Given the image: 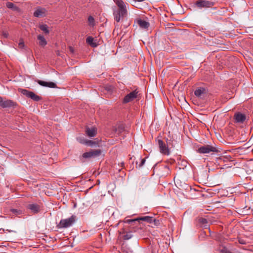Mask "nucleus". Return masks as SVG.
I'll return each instance as SVG.
<instances>
[{
    "label": "nucleus",
    "mask_w": 253,
    "mask_h": 253,
    "mask_svg": "<svg viewBox=\"0 0 253 253\" xmlns=\"http://www.w3.org/2000/svg\"><path fill=\"white\" fill-rule=\"evenodd\" d=\"M118 8H113V15L115 20L119 22L127 15L126 4L122 0H114Z\"/></svg>",
    "instance_id": "obj_1"
},
{
    "label": "nucleus",
    "mask_w": 253,
    "mask_h": 253,
    "mask_svg": "<svg viewBox=\"0 0 253 253\" xmlns=\"http://www.w3.org/2000/svg\"><path fill=\"white\" fill-rule=\"evenodd\" d=\"M76 220V216L72 215L70 217L62 219L57 225L58 228H67L73 225Z\"/></svg>",
    "instance_id": "obj_2"
},
{
    "label": "nucleus",
    "mask_w": 253,
    "mask_h": 253,
    "mask_svg": "<svg viewBox=\"0 0 253 253\" xmlns=\"http://www.w3.org/2000/svg\"><path fill=\"white\" fill-rule=\"evenodd\" d=\"M102 153V151L100 149H92L88 152L84 153L82 157L80 158L81 160L84 162L83 159H91L99 157Z\"/></svg>",
    "instance_id": "obj_3"
},
{
    "label": "nucleus",
    "mask_w": 253,
    "mask_h": 253,
    "mask_svg": "<svg viewBox=\"0 0 253 253\" xmlns=\"http://www.w3.org/2000/svg\"><path fill=\"white\" fill-rule=\"evenodd\" d=\"M217 150L216 148L211 145H206L203 146L198 149V152L201 154H207L210 152H216Z\"/></svg>",
    "instance_id": "obj_4"
},
{
    "label": "nucleus",
    "mask_w": 253,
    "mask_h": 253,
    "mask_svg": "<svg viewBox=\"0 0 253 253\" xmlns=\"http://www.w3.org/2000/svg\"><path fill=\"white\" fill-rule=\"evenodd\" d=\"M138 95V91L136 90H133L125 96L123 99V103H127L131 102L137 98Z\"/></svg>",
    "instance_id": "obj_5"
},
{
    "label": "nucleus",
    "mask_w": 253,
    "mask_h": 253,
    "mask_svg": "<svg viewBox=\"0 0 253 253\" xmlns=\"http://www.w3.org/2000/svg\"><path fill=\"white\" fill-rule=\"evenodd\" d=\"M157 141L160 152L164 155H169L170 154L169 149L163 141L161 139H158Z\"/></svg>",
    "instance_id": "obj_6"
},
{
    "label": "nucleus",
    "mask_w": 253,
    "mask_h": 253,
    "mask_svg": "<svg viewBox=\"0 0 253 253\" xmlns=\"http://www.w3.org/2000/svg\"><path fill=\"white\" fill-rule=\"evenodd\" d=\"M22 93L27 97L30 98L36 101H38L41 99V97L39 96L36 95L33 92L30 91L26 89L23 90Z\"/></svg>",
    "instance_id": "obj_7"
},
{
    "label": "nucleus",
    "mask_w": 253,
    "mask_h": 253,
    "mask_svg": "<svg viewBox=\"0 0 253 253\" xmlns=\"http://www.w3.org/2000/svg\"><path fill=\"white\" fill-rule=\"evenodd\" d=\"M97 132V129L95 127H86L85 133L89 137H93L96 136Z\"/></svg>",
    "instance_id": "obj_8"
},
{
    "label": "nucleus",
    "mask_w": 253,
    "mask_h": 253,
    "mask_svg": "<svg viewBox=\"0 0 253 253\" xmlns=\"http://www.w3.org/2000/svg\"><path fill=\"white\" fill-rule=\"evenodd\" d=\"M196 5L200 8L211 7L213 5V3L211 1L206 0H198L196 2Z\"/></svg>",
    "instance_id": "obj_9"
},
{
    "label": "nucleus",
    "mask_w": 253,
    "mask_h": 253,
    "mask_svg": "<svg viewBox=\"0 0 253 253\" xmlns=\"http://www.w3.org/2000/svg\"><path fill=\"white\" fill-rule=\"evenodd\" d=\"M46 10L44 8H38L34 13V16L36 17H42L46 15Z\"/></svg>",
    "instance_id": "obj_10"
},
{
    "label": "nucleus",
    "mask_w": 253,
    "mask_h": 253,
    "mask_svg": "<svg viewBox=\"0 0 253 253\" xmlns=\"http://www.w3.org/2000/svg\"><path fill=\"white\" fill-rule=\"evenodd\" d=\"M234 117L236 123H243L246 120V116L241 113H236Z\"/></svg>",
    "instance_id": "obj_11"
},
{
    "label": "nucleus",
    "mask_w": 253,
    "mask_h": 253,
    "mask_svg": "<svg viewBox=\"0 0 253 253\" xmlns=\"http://www.w3.org/2000/svg\"><path fill=\"white\" fill-rule=\"evenodd\" d=\"M38 83L43 86L49 87L50 88H55L56 87V84L53 82H47L43 81L38 80Z\"/></svg>",
    "instance_id": "obj_12"
},
{
    "label": "nucleus",
    "mask_w": 253,
    "mask_h": 253,
    "mask_svg": "<svg viewBox=\"0 0 253 253\" xmlns=\"http://www.w3.org/2000/svg\"><path fill=\"white\" fill-rule=\"evenodd\" d=\"M37 39L39 41V44L40 46L44 47L47 44V41L42 35H39L37 36Z\"/></svg>",
    "instance_id": "obj_13"
},
{
    "label": "nucleus",
    "mask_w": 253,
    "mask_h": 253,
    "mask_svg": "<svg viewBox=\"0 0 253 253\" xmlns=\"http://www.w3.org/2000/svg\"><path fill=\"white\" fill-rule=\"evenodd\" d=\"M28 208L35 213H37L40 211L39 206L35 204H29L28 206Z\"/></svg>",
    "instance_id": "obj_14"
},
{
    "label": "nucleus",
    "mask_w": 253,
    "mask_h": 253,
    "mask_svg": "<svg viewBox=\"0 0 253 253\" xmlns=\"http://www.w3.org/2000/svg\"><path fill=\"white\" fill-rule=\"evenodd\" d=\"M86 42L92 47H96L97 46L96 40H94L92 37H88L86 38Z\"/></svg>",
    "instance_id": "obj_15"
},
{
    "label": "nucleus",
    "mask_w": 253,
    "mask_h": 253,
    "mask_svg": "<svg viewBox=\"0 0 253 253\" xmlns=\"http://www.w3.org/2000/svg\"><path fill=\"white\" fill-rule=\"evenodd\" d=\"M13 105L14 102L11 100H3L1 106L3 108H6Z\"/></svg>",
    "instance_id": "obj_16"
},
{
    "label": "nucleus",
    "mask_w": 253,
    "mask_h": 253,
    "mask_svg": "<svg viewBox=\"0 0 253 253\" xmlns=\"http://www.w3.org/2000/svg\"><path fill=\"white\" fill-rule=\"evenodd\" d=\"M137 22L139 26L143 29H147L149 26V23L145 20H139Z\"/></svg>",
    "instance_id": "obj_17"
},
{
    "label": "nucleus",
    "mask_w": 253,
    "mask_h": 253,
    "mask_svg": "<svg viewBox=\"0 0 253 253\" xmlns=\"http://www.w3.org/2000/svg\"><path fill=\"white\" fill-rule=\"evenodd\" d=\"M205 91L204 88L200 87L195 90L194 94L196 96L200 97L202 94L205 93Z\"/></svg>",
    "instance_id": "obj_18"
},
{
    "label": "nucleus",
    "mask_w": 253,
    "mask_h": 253,
    "mask_svg": "<svg viewBox=\"0 0 253 253\" xmlns=\"http://www.w3.org/2000/svg\"><path fill=\"white\" fill-rule=\"evenodd\" d=\"M40 29L44 32L45 34H48L49 31L48 30V27L46 24H42L39 26Z\"/></svg>",
    "instance_id": "obj_19"
},
{
    "label": "nucleus",
    "mask_w": 253,
    "mask_h": 253,
    "mask_svg": "<svg viewBox=\"0 0 253 253\" xmlns=\"http://www.w3.org/2000/svg\"><path fill=\"white\" fill-rule=\"evenodd\" d=\"M139 219L146 221L148 223H151L153 221V218L150 216H143L139 218Z\"/></svg>",
    "instance_id": "obj_20"
},
{
    "label": "nucleus",
    "mask_w": 253,
    "mask_h": 253,
    "mask_svg": "<svg viewBox=\"0 0 253 253\" xmlns=\"http://www.w3.org/2000/svg\"><path fill=\"white\" fill-rule=\"evenodd\" d=\"M6 5L8 8L12 9L13 10H17L18 9L17 7H16L13 3L10 2H7Z\"/></svg>",
    "instance_id": "obj_21"
},
{
    "label": "nucleus",
    "mask_w": 253,
    "mask_h": 253,
    "mask_svg": "<svg viewBox=\"0 0 253 253\" xmlns=\"http://www.w3.org/2000/svg\"><path fill=\"white\" fill-rule=\"evenodd\" d=\"M78 141L81 144H85L86 143L87 139L84 137H78L77 138Z\"/></svg>",
    "instance_id": "obj_22"
},
{
    "label": "nucleus",
    "mask_w": 253,
    "mask_h": 253,
    "mask_svg": "<svg viewBox=\"0 0 253 253\" xmlns=\"http://www.w3.org/2000/svg\"><path fill=\"white\" fill-rule=\"evenodd\" d=\"M88 22L89 23V24L91 26H93L95 24V21H94V18L91 16H89L88 18Z\"/></svg>",
    "instance_id": "obj_23"
},
{
    "label": "nucleus",
    "mask_w": 253,
    "mask_h": 253,
    "mask_svg": "<svg viewBox=\"0 0 253 253\" xmlns=\"http://www.w3.org/2000/svg\"><path fill=\"white\" fill-rule=\"evenodd\" d=\"M132 235L130 232L126 233L123 236L124 240H128L132 237Z\"/></svg>",
    "instance_id": "obj_24"
},
{
    "label": "nucleus",
    "mask_w": 253,
    "mask_h": 253,
    "mask_svg": "<svg viewBox=\"0 0 253 253\" xmlns=\"http://www.w3.org/2000/svg\"><path fill=\"white\" fill-rule=\"evenodd\" d=\"M18 47L21 49L24 48L25 47V44H24L23 40L22 39H20V40H19V42L18 43Z\"/></svg>",
    "instance_id": "obj_25"
},
{
    "label": "nucleus",
    "mask_w": 253,
    "mask_h": 253,
    "mask_svg": "<svg viewBox=\"0 0 253 253\" xmlns=\"http://www.w3.org/2000/svg\"><path fill=\"white\" fill-rule=\"evenodd\" d=\"M95 144V142L92 140H87L86 141V145L89 146H92Z\"/></svg>",
    "instance_id": "obj_26"
},
{
    "label": "nucleus",
    "mask_w": 253,
    "mask_h": 253,
    "mask_svg": "<svg viewBox=\"0 0 253 253\" xmlns=\"http://www.w3.org/2000/svg\"><path fill=\"white\" fill-rule=\"evenodd\" d=\"M238 240L239 243L241 244L245 245L247 243L246 241L242 238H238Z\"/></svg>",
    "instance_id": "obj_27"
},
{
    "label": "nucleus",
    "mask_w": 253,
    "mask_h": 253,
    "mask_svg": "<svg viewBox=\"0 0 253 253\" xmlns=\"http://www.w3.org/2000/svg\"><path fill=\"white\" fill-rule=\"evenodd\" d=\"M221 253H232V252L224 248L221 250Z\"/></svg>",
    "instance_id": "obj_28"
},
{
    "label": "nucleus",
    "mask_w": 253,
    "mask_h": 253,
    "mask_svg": "<svg viewBox=\"0 0 253 253\" xmlns=\"http://www.w3.org/2000/svg\"><path fill=\"white\" fill-rule=\"evenodd\" d=\"M145 159H142L140 160V163L139 165V167H141L145 163Z\"/></svg>",
    "instance_id": "obj_29"
},
{
    "label": "nucleus",
    "mask_w": 253,
    "mask_h": 253,
    "mask_svg": "<svg viewBox=\"0 0 253 253\" xmlns=\"http://www.w3.org/2000/svg\"><path fill=\"white\" fill-rule=\"evenodd\" d=\"M3 99L1 97H0V106H1Z\"/></svg>",
    "instance_id": "obj_30"
},
{
    "label": "nucleus",
    "mask_w": 253,
    "mask_h": 253,
    "mask_svg": "<svg viewBox=\"0 0 253 253\" xmlns=\"http://www.w3.org/2000/svg\"><path fill=\"white\" fill-rule=\"evenodd\" d=\"M11 211L13 212V213H17V211L15 209H12L11 210Z\"/></svg>",
    "instance_id": "obj_31"
},
{
    "label": "nucleus",
    "mask_w": 253,
    "mask_h": 253,
    "mask_svg": "<svg viewBox=\"0 0 253 253\" xmlns=\"http://www.w3.org/2000/svg\"><path fill=\"white\" fill-rule=\"evenodd\" d=\"M136 220L137 219H136ZM134 221H135V220H126L127 222H128V223H130V222H133Z\"/></svg>",
    "instance_id": "obj_32"
}]
</instances>
